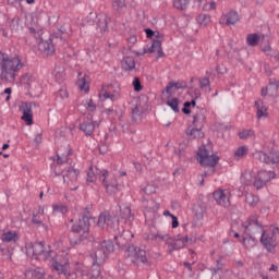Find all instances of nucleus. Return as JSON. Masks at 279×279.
<instances>
[{"instance_id": "f257e3e1", "label": "nucleus", "mask_w": 279, "mask_h": 279, "mask_svg": "<svg viewBox=\"0 0 279 279\" xmlns=\"http://www.w3.org/2000/svg\"><path fill=\"white\" fill-rule=\"evenodd\" d=\"M26 255L31 258H36V260H45L50 263L51 269L63 276H71L66 268L69 267V253L62 252L61 255H58L56 251L51 250L45 242H35L26 243Z\"/></svg>"}, {"instance_id": "f03ea898", "label": "nucleus", "mask_w": 279, "mask_h": 279, "mask_svg": "<svg viewBox=\"0 0 279 279\" xmlns=\"http://www.w3.org/2000/svg\"><path fill=\"white\" fill-rule=\"evenodd\" d=\"M25 66L23 59L19 56H8L0 52V80L1 82H16V75Z\"/></svg>"}, {"instance_id": "7ed1b4c3", "label": "nucleus", "mask_w": 279, "mask_h": 279, "mask_svg": "<svg viewBox=\"0 0 279 279\" xmlns=\"http://www.w3.org/2000/svg\"><path fill=\"white\" fill-rule=\"evenodd\" d=\"M99 180L107 195H117V193H121V191L125 189L123 180L118 179L114 175H110L108 170L100 171Z\"/></svg>"}, {"instance_id": "20e7f679", "label": "nucleus", "mask_w": 279, "mask_h": 279, "mask_svg": "<svg viewBox=\"0 0 279 279\" xmlns=\"http://www.w3.org/2000/svg\"><path fill=\"white\" fill-rule=\"evenodd\" d=\"M242 228L244 233L247 235L242 239V245L250 250V247H254V245H256V239H254L251 234H256V232H258L263 226H260V222H258L257 216H251L247 221L242 222Z\"/></svg>"}, {"instance_id": "39448f33", "label": "nucleus", "mask_w": 279, "mask_h": 279, "mask_svg": "<svg viewBox=\"0 0 279 279\" xmlns=\"http://www.w3.org/2000/svg\"><path fill=\"white\" fill-rule=\"evenodd\" d=\"M73 236H70L71 245H80L82 241H86L89 234L88 216H83L71 228Z\"/></svg>"}, {"instance_id": "423d86ee", "label": "nucleus", "mask_w": 279, "mask_h": 279, "mask_svg": "<svg viewBox=\"0 0 279 279\" xmlns=\"http://www.w3.org/2000/svg\"><path fill=\"white\" fill-rule=\"evenodd\" d=\"M278 232L279 228L276 226H270L262 232L260 243L269 254H274L276 252V247L278 246Z\"/></svg>"}, {"instance_id": "0eeeda50", "label": "nucleus", "mask_w": 279, "mask_h": 279, "mask_svg": "<svg viewBox=\"0 0 279 279\" xmlns=\"http://www.w3.org/2000/svg\"><path fill=\"white\" fill-rule=\"evenodd\" d=\"M196 160L202 165V167H217V162H219V157L215 156L213 151L206 148V145H202L198 148Z\"/></svg>"}, {"instance_id": "6e6552de", "label": "nucleus", "mask_w": 279, "mask_h": 279, "mask_svg": "<svg viewBox=\"0 0 279 279\" xmlns=\"http://www.w3.org/2000/svg\"><path fill=\"white\" fill-rule=\"evenodd\" d=\"M111 252H114V244L112 241L107 240L99 244L98 250L92 255L94 259V265H101Z\"/></svg>"}, {"instance_id": "1a4fd4ad", "label": "nucleus", "mask_w": 279, "mask_h": 279, "mask_svg": "<svg viewBox=\"0 0 279 279\" xmlns=\"http://www.w3.org/2000/svg\"><path fill=\"white\" fill-rule=\"evenodd\" d=\"M126 252L131 263H135L136 265H138V263H142L143 265H147L148 267L151 265L147 259V252H145V250L132 245L129 246Z\"/></svg>"}, {"instance_id": "9d476101", "label": "nucleus", "mask_w": 279, "mask_h": 279, "mask_svg": "<svg viewBox=\"0 0 279 279\" xmlns=\"http://www.w3.org/2000/svg\"><path fill=\"white\" fill-rule=\"evenodd\" d=\"M213 197H214L217 206H221L222 208H230V206H231L230 199H232V193L230 192V190H228V189L216 190L213 193Z\"/></svg>"}, {"instance_id": "9b49d317", "label": "nucleus", "mask_w": 279, "mask_h": 279, "mask_svg": "<svg viewBox=\"0 0 279 279\" xmlns=\"http://www.w3.org/2000/svg\"><path fill=\"white\" fill-rule=\"evenodd\" d=\"M276 178V172L269 170H260L257 172V175L254 179L253 186L257 189V191H260L264 186L267 185V182H271Z\"/></svg>"}, {"instance_id": "f8f14e48", "label": "nucleus", "mask_w": 279, "mask_h": 279, "mask_svg": "<svg viewBox=\"0 0 279 279\" xmlns=\"http://www.w3.org/2000/svg\"><path fill=\"white\" fill-rule=\"evenodd\" d=\"M99 126V122L93 120V114H87L83 118V121L80 123V130L85 136H93L95 130Z\"/></svg>"}, {"instance_id": "ddd939ff", "label": "nucleus", "mask_w": 279, "mask_h": 279, "mask_svg": "<svg viewBox=\"0 0 279 279\" xmlns=\"http://www.w3.org/2000/svg\"><path fill=\"white\" fill-rule=\"evenodd\" d=\"M256 158H258L260 162H265V165H276L279 160V151L270 150L269 153H265L260 150L256 153Z\"/></svg>"}, {"instance_id": "4468645a", "label": "nucleus", "mask_w": 279, "mask_h": 279, "mask_svg": "<svg viewBox=\"0 0 279 279\" xmlns=\"http://www.w3.org/2000/svg\"><path fill=\"white\" fill-rule=\"evenodd\" d=\"M145 53H157L158 58H163L162 44L158 39L151 41L150 47L144 48L142 51H137L136 56H145Z\"/></svg>"}, {"instance_id": "2eb2a0df", "label": "nucleus", "mask_w": 279, "mask_h": 279, "mask_svg": "<svg viewBox=\"0 0 279 279\" xmlns=\"http://www.w3.org/2000/svg\"><path fill=\"white\" fill-rule=\"evenodd\" d=\"M20 112H22L21 119L26 125H34V112L32 111L31 102H22L20 105Z\"/></svg>"}, {"instance_id": "dca6fc26", "label": "nucleus", "mask_w": 279, "mask_h": 279, "mask_svg": "<svg viewBox=\"0 0 279 279\" xmlns=\"http://www.w3.org/2000/svg\"><path fill=\"white\" fill-rule=\"evenodd\" d=\"M76 86L83 93H90V76L88 74L82 75V72H78V80Z\"/></svg>"}, {"instance_id": "f3484780", "label": "nucleus", "mask_w": 279, "mask_h": 279, "mask_svg": "<svg viewBox=\"0 0 279 279\" xmlns=\"http://www.w3.org/2000/svg\"><path fill=\"white\" fill-rule=\"evenodd\" d=\"M189 243V236L186 235H178L173 243L169 244V252H175L178 250H183V247H186V244Z\"/></svg>"}, {"instance_id": "a211bd4d", "label": "nucleus", "mask_w": 279, "mask_h": 279, "mask_svg": "<svg viewBox=\"0 0 279 279\" xmlns=\"http://www.w3.org/2000/svg\"><path fill=\"white\" fill-rule=\"evenodd\" d=\"M185 134L189 138H204L205 134L202 128L199 126H189L185 131Z\"/></svg>"}, {"instance_id": "6ab92c4d", "label": "nucleus", "mask_w": 279, "mask_h": 279, "mask_svg": "<svg viewBox=\"0 0 279 279\" xmlns=\"http://www.w3.org/2000/svg\"><path fill=\"white\" fill-rule=\"evenodd\" d=\"M255 107L257 109L256 118L258 119V121H260V119L263 118L267 119V117H269V113L267 112L268 108L267 106H265V102H263L262 100H256Z\"/></svg>"}, {"instance_id": "aec40b11", "label": "nucleus", "mask_w": 279, "mask_h": 279, "mask_svg": "<svg viewBox=\"0 0 279 279\" xmlns=\"http://www.w3.org/2000/svg\"><path fill=\"white\" fill-rule=\"evenodd\" d=\"M97 226L98 228H111L110 226H112V216H110L109 213H102L99 215L98 217V221H97Z\"/></svg>"}, {"instance_id": "412c9836", "label": "nucleus", "mask_w": 279, "mask_h": 279, "mask_svg": "<svg viewBox=\"0 0 279 279\" xmlns=\"http://www.w3.org/2000/svg\"><path fill=\"white\" fill-rule=\"evenodd\" d=\"M24 276L26 278L47 279L45 278V270L41 268L26 269Z\"/></svg>"}, {"instance_id": "4be33fe9", "label": "nucleus", "mask_w": 279, "mask_h": 279, "mask_svg": "<svg viewBox=\"0 0 279 279\" xmlns=\"http://www.w3.org/2000/svg\"><path fill=\"white\" fill-rule=\"evenodd\" d=\"M206 75L207 76L198 80V86L204 93L208 94L210 90H213V88H210V72H206Z\"/></svg>"}, {"instance_id": "5701e85b", "label": "nucleus", "mask_w": 279, "mask_h": 279, "mask_svg": "<svg viewBox=\"0 0 279 279\" xmlns=\"http://www.w3.org/2000/svg\"><path fill=\"white\" fill-rule=\"evenodd\" d=\"M121 64L123 71H136V61L134 60V57H124Z\"/></svg>"}, {"instance_id": "b1692460", "label": "nucleus", "mask_w": 279, "mask_h": 279, "mask_svg": "<svg viewBox=\"0 0 279 279\" xmlns=\"http://www.w3.org/2000/svg\"><path fill=\"white\" fill-rule=\"evenodd\" d=\"M108 23H110V17L106 14H100L97 16V27H99L100 32L108 31Z\"/></svg>"}, {"instance_id": "393cba45", "label": "nucleus", "mask_w": 279, "mask_h": 279, "mask_svg": "<svg viewBox=\"0 0 279 279\" xmlns=\"http://www.w3.org/2000/svg\"><path fill=\"white\" fill-rule=\"evenodd\" d=\"M226 25H235L239 23V13L236 11H229L226 15Z\"/></svg>"}, {"instance_id": "a878e982", "label": "nucleus", "mask_w": 279, "mask_h": 279, "mask_svg": "<svg viewBox=\"0 0 279 279\" xmlns=\"http://www.w3.org/2000/svg\"><path fill=\"white\" fill-rule=\"evenodd\" d=\"M99 97H102V99H111L112 101H117V99L119 98L117 94L108 92V86L106 85L102 86L99 93Z\"/></svg>"}, {"instance_id": "bb28decb", "label": "nucleus", "mask_w": 279, "mask_h": 279, "mask_svg": "<svg viewBox=\"0 0 279 279\" xmlns=\"http://www.w3.org/2000/svg\"><path fill=\"white\" fill-rule=\"evenodd\" d=\"M260 43V35L253 33L246 36V45L248 47H256Z\"/></svg>"}, {"instance_id": "cd10ccee", "label": "nucleus", "mask_w": 279, "mask_h": 279, "mask_svg": "<svg viewBox=\"0 0 279 279\" xmlns=\"http://www.w3.org/2000/svg\"><path fill=\"white\" fill-rule=\"evenodd\" d=\"M2 241H7V243H16L19 241V234L14 231H8L2 234Z\"/></svg>"}, {"instance_id": "c85d7f7f", "label": "nucleus", "mask_w": 279, "mask_h": 279, "mask_svg": "<svg viewBox=\"0 0 279 279\" xmlns=\"http://www.w3.org/2000/svg\"><path fill=\"white\" fill-rule=\"evenodd\" d=\"M77 175H80V170H76L74 168H69L66 173L63 175L64 180H70L71 182H75L77 180Z\"/></svg>"}, {"instance_id": "c756f323", "label": "nucleus", "mask_w": 279, "mask_h": 279, "mask_svg": "<svg viewBox=\"0 0 279 279\" xmlns=\"http://www.w3.org/2000/svg\"><path fill=\"white\" fill-rule=\"evenodd\" d=\"M248 151H250V149L247 148V146L238 147L236 150L234 151V159L241 160V158H245V156H247Z\"/></svg>"}, {"instance_id": "7c9ffc66", "label": "nucleus", "mask_w": 279, "mask_h": 279, "mask_svg": "<svg viewBox=\"0 0 279 279\" xmlns=\"http://www.w3.org/2000/svg\"><path fill=\"white\" fill-rule=\"evenodd\" d=\"M186 84L184 83H180V82H170L167 86H166V93L167 95H171V89L172 88H177V90H180L182 88H185Z\"/></svg>"}, {"instance_id": "2f4dec72", "label": "nucleus", "mask_w": 279, "mask_h": 279, "mask_svg": "<svg viewBox=\"0 0 279 279\" xmlns=\"http://www.w3.org/2000/svg\"><path fill=\"white\" fill-rule=\"evenodd\" d=\"M204 123H206V116L201 113L193 117L194 128H204Z\"/></svg>"}, {"instance_id": "473e14b6", "label": "nucleus", "mask_w": 279, "mask_h": 279, "mask_svg": "<svg viewBox=\"0 0 279 279\" xmlns=\"http://www.w3.org/2000/svg\"><path fill=\"white\" fill-rule=\"evenodd\" d=\"M167 106L173 110V112H180V99L179 98H170L167 100Z\"/></svg>"}, {"instance_id": "72a5a7b5", "label": "nucleus", "mask_w": 279, "mask_h": 279, "mask_svg": "<svg viewBox=\"0 0 279 279\" xmlns=\"http://www.w3.org/2000/svg\"><path fill=\"white\" fill-rule=\"evenodd\" d=\"M172 5L177 10H186L189 8V0H172Z\"/></svg>"}, {"instance_id": "f704fd0d", "label": "nucleus", "mask_w": 279, "mask_h": 279, "mask_svg": "<svg viewBox=\"0 0 279 279\" xmlns=\"http://www.w3.org/2000/svg\"><path fill=\"white\" fill-rule=\"evenodd\" d=\"M41 45H43L45 51H47L48 56L53 54V52L56 51V47L51 43V39L43 41Z\"/></svg>"}, {"instance_id": "c9c22d12", "label": "nucleus", "mask_w": 279, "mask_h": 279, "mask_svg": "<svg viewBox=\"0 0 279 279\" xmlns=\"http://www.w3.org/2000/svg\"><path fill=\"white\" fill-rule=\"evenodd\" d=\"M52 210L53 213H60L61 215H66L69 213V208L63 204H53Z\"/></svg>"}, {"instance_id": "e433bc0d", "label": "nucleus", "mask_w": 279, "mask_h": 279, "mask_svg": "<svg viewBox=\"0 0 279 279\" xmlns=\"http://www.w3.org/2000/svg\"><path fill=\"white\" fill-rule=\"evenodd\" d=\"M246 204H248V206H256L258 204V202H260V198H258L257 195H254V194H247L246 197Z\"/></svg>"}, {"instance_id": "4c0bfd02", "label": "nucleus", "mask_w": 279, "mask_h": 279, "mask_svg": "<svg viewBox=\"0 0 279 279\" xmlns=\"http://www.w3.org/2000/svg\"><path fill=\"white\" fill-rule=\"evenodd\" d=\"M196 22L198 23V25H208V23H210V15L208 14H199L198 16H196Z\"/></svg>"}, {"instance_id": "58836bf2", "label": "nucleus", "mask_w": 279, "mask_h": 279, "mask_svg": "<svg viewBox=\"0 0 279 279\" xmlns=\"http://www.w3.org/2000/svg\"><path fill=\"white\" fill-rule=\"evenodd\" d=\"M57 101H63V99H69V92L66 89L61 88L56 93Z\"/></svg>"}, {"instance_id": "ea45409f", "label": "nucleus", "mask_w": 279, "mask_h": 279, "mask_svg": "<svg viewBox=\"0 0 279 279\" xmlns=\"http://www.w3.org/2000/svg\"><path fill=\"white\" fill-rule=\"evenodd\" d=\"M122 219H125L126 221H134V216H132V209L130 207L123 208Z\"/></svg>"}, {"instance_id": "a19ab883", "label": "nucleus", "mask_w": 279, "mask_h": 279, "mask_svg": "<svg viewBox=\"0 0 279 279\" xmlns=\"http://www.w3.org/2000/svg\"><path fill=\"white\" fill-rule=\"evenodd\" d=\"M86 182H88L90 184L97 182V175H95V171L93 170V167H89V169L87 171Z\"/></svg>"}, {"instance_id": "79ce46f5", "label": "nucleus", "mask_w": 279, "mask_h": 279, "mask_svg": "<svg viewBox=\"0 0 279 279\" xmlns=\"http://www.w3.org/2000/svg\"><path fill=\"white\" fill-rule=\"evenodd\" d=\"M241 183L245 184L246 186H250V184H252V173L250 172L242 173Z\"/></svg>"}, {"instance_id": "37998d69", "label": "nucleus", "mask_w": 279, "mask_h": 279, "mask_svg": "<svg viewBox=\"0 0 279 279\" xmlns=\"http://www.w3.org/2000/svg\"><path fill=\"white\" fill-rule=\"evenodd\" d=\"M84 106L88 112H95L97 110V105H95L93 99H86Z\"/></svg>"}, {"instance_id": "c03bdc74", "label": "nucleus", "mask_w": 279, "mask_h": 279, "mask_svg": "<svg viewBox=\"0 0 279 279\" xmlns=\"http://www.w3.org/2000/svg\"><path fill=\"white\" fill-rule=\"evenodd\" d=\"M240 138L245 140V138H252L254 136V130L252 129H246L243 130L239 133Z\"/></svg>"}, {"instance_id": "a18cd8bd", "label": "nucleus", "mask_w": 279, "mask_h": 279, "mask_svg": "<svg viewBox=\"0 0 279 279\" xmlns=\"http://www.w3.org/2000/svg\"><path fill=\"white\" fill-rule=\"evenodd\" d=\"M32 223H34V226H37V228H44V230H49V227L43 223V220H40L37 216H33Z\"/></svg>"}, {"instance_id": "49530a36", "label": "nucleus", "mask_w": 279, "mask_h": 279, "mask_svg": "<svg viewBox=\"0 0 279 279\" xmlns=\"http://www.w3.org/2000/svg\"><path fill=\"white\" fill-rule=\"evenodd\" d=\"M132 84H133L135 93H141V90H143V85L141 84V78L134 77Z\"/></svg>"}, {"instance_id": "de8ad7c7", "label": "nucleus", "mask_w": 279, "mask_h": 279, "mask_svg": "<svg viewBox=\"0 0 279 279\" xmlns=\"http://www.w3.org/2000/svg\"><path fill=\"white\" fill-rule=\"evenodd\" d=\"M112 8L114 10H123V8H125V0H114L112 2Z\"/></svg>"}, {"instance_id": "09e8293b", "label": "nucleus", "mask_w": 279, "mask_h": 279, "mask_svg": "<svg viewBox=\"0 0 279 279\" xmlns=\"http://www.w3.org/2000/svg\"><path fill=\"white\" fill-rule=\"evenodd\" d=\"M70 154H71V151L69 150L64 157H60V150H58V153H57V156H58L57 162H58V165H63V162H66V157Z\"/></svg>"}, {"instance_id": "8fccbe9b", "label": "nucleus", "mask_w": 279, "mask_h": 279, "mask_svg": "<svg viewBox=\"0 0 279 279\" xmlns=\"http://www.w3.org/2000/svg\"><path fill=\"white\" fill-rule=\"evenodd\" d=\"M165 239H169V235L168 234L162 235L160 233L151 235V241H156V240L165 241Z\"/></svg>"}, {"instance_id": "3c124183", "label": "nucleus", "mask_w": 279, "mask_h": 279, "mask_svg": "<svg viewBox=\"0 0 279 279\" xmlns=\"http://www.w3.org/2000/svg\"><path fill=\"white\" fill-rule=\"evenodd\" d=\"M189 108H191V102H189V101L184 102V108L182 109V112L184 114H191V109H189Z\"/></svg>"}, {"instance_id": "603ef678", "label": "nucleus", "mask_w": 279, "mask_h": 279, "mask_svg": "<svg viewBox=\"0 0 279 279\" xmlns=\"http://www.w3.org/2000/svg\"><path fill=\"white\" fill-rule=\"evenodd\" d=\"M205 8H207V10H217V3H215V1H210L205 5Z\"/></svg>"}, {"instance_id": "864d4df0", "label": "nucleus", "mask_w": 279, "mask_h": 279, "mask_svg": "<svg viewBox=\"0 0 279 279\" xmlns=\"http://www.w3.org/2000/svg\"><path fill=\"white\" fill-rule=\"evenodd\" d=\"M128 41L131 43V45H136L137 43L136 35H130V37H128Z\"/></svg>"}, {"instance_id": "5fc2aeb1", "label": "nucleus", "mask_w": 279, "mask_h": 279, "mask_svg": "<svg viewBox=\"0 0 279 279\" xmlns=\"http://www.w3.org/2000/svg\"><path fill=\"white\" fill-rule=\"evenodd\" d=\"M4 95H8L5 97V101H10V95H12V88L11 87H8L4 89Z\"/></svg>"}, {"instance_id": "6e6d98bb", "label": "nucleus", "mask_w": 279, "mask_h": 279, "mask_svg": "<svg viewBox=\"0 0 279 279\" xmlns=\"http://www.w3.org/2000/svg\"><path fill=\"white\" fill-rule=\"evenodd\" d=\"M180 222L178 221V217L172 216V228H178Z\"/></svg>"}, {"instance_id": "4d7b16f0", "label": "nucleus", "mask_w": 279, "mask_h": 279, "mask_svg": "<svg viewBox=\"0 0 279 279\" xmlns=\"http://www.w3.org/2000/svg\"><path fill=\"white\" fill-rule=\"evenodd\" d=\"M145 34L148 38H154V32L151 31V28H146Z\"/></svg>"}, {"instance_id": "13d9d810", "label": "nucleus", "mask_w": 279, "mask_h": 279, "mask_svg": "<svg viewBox=\"0 0 279 279\" xmlns=\"http://www.w3.org/2000/svg\"><path fill=\"white\" fill-rule=\"evenodd\" d=\"M163 217H170L172 219V217H175V215L171 214V211H169V210H165Z\"/></svg>"}, {"instance_id": "bf43d9fd", "label": "nucleus", "mask_w": 279, "mask_h": 279, "mask_svg": "<svg viewBox=\"0 0 279 279\" xmlns=\"http://www.w3.org/2000/svg\"><path fill=\"white\" fill-rule=\"evenodd\" d=\"M82 267H83L82 264H80L78 267L76 268L75 278H77V274L84 275L82 272Z\"/></svg>"}, {"instance_id": "052dcab7", "label": "nucleus", "mask_w": 279, "mask_h": 279, "mask_svg": "<svg viewBox=\"0 0 279 279\" xmlns=\"http://www.w3.org/2000/svg\"><path fill=\"white\" fill-rule=\"evenodd\" d=\"M270 86H275V88H279V81H270Z\"/></svg>"}, {"instance_id": "680f3d73", "label": "nucleus", "mask_w": 279, "mask_h": 279, "mask_svg": "<svg viewBox=\"0 0 279 279\" xmlns=\"http://www.w3.org/2000/svg\"><path fill=\"white\" fill-rule=\"evenodd\" d=\"M118 173H119V179L120 178H125V175H128V172H125L123 170H120Z\"/></svg>"}, {"instance_id": "e2e57ef3", "label": "nucleus", "mask_w": 279, "mask_h": 279, "mask_svg": "<svg viewBox=\"0 0 279 279\" xmlns=\"http://www.w3.org/2000/svg\"><path fill=\"white\" fill-rule=\"evenodd\" d=\"M269 271H278V266L271 264V266L269 267Z\"/></svg>"}, {"instance_id": "0e129e2a", "label": "nucleus", "mask_w": 279, "mask_h": 279, "mask_svg": "<svg viewBox=\"0 0 279 279\" xmlns=\"http://www.w3.org/2000/svg\"><path fill=\"white\" fill-rule=\"evenodd\" d=\"M54 77L57 80H60V77H62V74L60 72L54 71Z\"/></svg>"}, {"instance_id": "69168bd1", "label": "nucleus", "mask_w": 279, "mask_h": 279, "mask_svg": "<svg viewBox=\"0 0 279 279\" xmlns=\"http://www.w3.org/2000/svg\"><path fill=\"white\" fill-rule=\"evenodd\" d=\"M26 3L28 5H34V3H36V0H26Z\"/></svg>"}, {"instance_id": "338daca9", "label": "nucleus", "mask_w": 279, "mask_h": 279, "mask_svg": "<svg viewBox=\"0 0 279 279\" xmlns=\"http://www.w3.org/2000/svg\"><path fill=\"white\" fill-rule=\"evenodd\" d=\"M119 236H121V231H118V233L114 234V236H113L114 241H117V239H119Z\"/></svg>"}, {"instance_id": "774afa93", "label": "nucleus", "mask_w": 279, "mask_h": 279, "mask_svg": "<svg viewBox=\"0 0 279 279\" xmlns=\"http://www.w3.org/2000/svg\"><path fill=\"white\" fill-rule=\"evenodd\" d=\"M260 278L262 279H269V276L265 275V274H260Z\"/></svg>"}]
</instances>
